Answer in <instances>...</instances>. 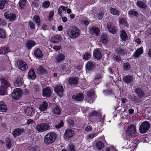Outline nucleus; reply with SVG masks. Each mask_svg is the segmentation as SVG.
<instances>
[{
    "mask_svg": "<svg viewBox=\"0 0 151 151\" xmlns=\"http://www.w3.org/2000/svg\"><path fill=\"white\" fill-rule=\"evenodd\" d=\"M56 137V135L55 133L49 132L45 136L44 139V142L46 145L52 144L55 141Z\"/></svg>",
    "mask_w": 151,
    "mask_h": 151,
    "instance_id": "nucleus-1",
    "label": "nucleus"
},
{
    "mask_svg": "<svg viewBox=\"0 0 151 151\" xmlns=\"http://www.w3.org/2000/svg\"><path fill=\"white\" fill-rule=\"evenodd\" d=\"M1 81L2 87L0 88V95H6L7 93V92L5 89L10 86V85L9 82L3 78L1 79Z\"/></svg>",
    "mask_w": 151,
    "mask_h": 151,
    "instance_id": "nucleus-2",
    "label": "nucleus"
},
{
    "mask_svg": "<svg viewBox=\"0 0 151 151\" xmlns=\"http://www.w3.org/2000/svg\"><path fill=\"white\" fill-rule=\"evenodd\" d=\"M81 33L79 29L75 27L73 30H69L68 31V34L70 37L71 38H75L78 37Z\"/></svg>",
    "mask_w": 151,
    "mask_h": 151,
    "instance_id": "nucleus-3",
    "label": "nucleus"
},
{
    "mask_svg": "<svg viewBox=\"0 0 151 151\" xmlns=\"http://www.w3.org/2000/svg\"><path fill=\"white\" fill-rule=\"evenodd\" d=\"M50 129L49 124L45 123L38 124L36 127V130L40 132H42Z\"/></svg>",
    "mask_w": 151,
    "mask_h": 151,
    "instance_id": "nucleus-4",
    "label": "nucleus"
},
{
    "mask_svg": "<svg viewBox=\"0 0 151 151\" xmlns=\"http://www.w3.org/2000/svg\"><path fill=\"white\" fill-rule=\"evenodd\" d=\"M95 96L93 90H90L87 93V96L86 97V101L90 103L93 102L94 101Z\"/></svg>",
    "mask_w": 151,
    "mask_h": 151,
    "instance_id": "nucleus-5",
    "label": "nucleus"
},
{
    "mask_svg": "<svg viewBox=\"0 0 151 151\" xmlns=\"http://www.w3.org/2000/svg\"><path fill=\"white\" fill-rule=\"evenodd\" d=\"M22 91L20 88H16L14 90L12 94V97L15 99L20 98L22 96Z\"/></svg>",
    "mask_w": 151,
    "mask_h": 151,
    "instance_id": "nucleus-6",
    "label": "nucleus"
},
{
    "mask_svg": "<svg viewBox=\"0 0 151 151\" xmlns=\"http://www.w3.org/2000/svg\"><path fill=\"white\" fill-rule=\"evenodd\" d=\"M150 126V124L148 122H143L139 128L140 132L142 133H145L148 130Z\"/></svg>",
    "mask_w": 151,
    "mask_h": 151,
    "instance_id": "nucleus-7",
    "label": "nucleus"
},
{
    "mask_svg": "<svg viewBox=\"0 0 151 151\" xmlns=\"http://www.w3.org/2000/svg\"><path fill=\"white\" fill-rule=\"evenodd\" d=\"M136 132V129L135 126L132 125H131L128 128L126 132L127 135L131 136L133 135Z\"/></svg>",
    "mask_w": 151,
    "mask_h": 151,
    "instance_id": "nucleus-8",
    "label": "nucleus"
},
{
    "mask_svg": "<svg viewBox=\"0 0 151 151\" xmlns=\"http://www.w3.org/2000/svg\"><path fill=\"white\" fill-rule=\"evenodd\" d=\"M17 64L19 68L22 70H26L28 68L27 63L21 60L18 61Z\"/></svg>",
    "mask_w": 151,
    "mask_h": 151,
    "instance_id": "nucleus-9",
    "label": "nucleus"
},
{
    "mask_svg": "<svg viewBox=\"0 0 151 151\" xmlns=\"http://www.w3.org/2000/svg\"><path fill=\"white\" fill-rule=\"evenodd\" d=\"M4 15L6 18L10 22H13L16 18V15L13 13L9 14L7 12H5Z\"/></svg>",
    "mask_w": 151,
    "mask_h": 151,
    "instance_id": "nucleus-10",
    "label": "nucleus"
},
{
    "mask_svg": "<svg viewBox=\"0 0 151 151\" xmlns=\"http://www.w3.org/2000/svg\"><path fill=\"white\" fill-rule=\"evenodd\" d=\"M54 89L55 91L59 96L60 97L62 96L63 92V89L61 86L60 85L56 86Z\"/></svg>",
    "mask_w": 151,
    "mask_h": 151,
    "instance_id": "nucleus-11",
    "label": "nucleus"
},
{
    "mask_svg": "<svg viewBox=\"0 0 151 151\" xmlns=\"http://www.w3.org/2000/svg\"><path fill=\"white\" fill-rule=\"evenodd\" d=\"M107 28L109 32L113 34H115L117 30L116 27L113 25L112 23L110 22L107 23Z\"/></svg>",
    "mask_w": 151,
    "mask_h": 151,
    "instance_id": "nucleus-12",
    "label": "nucleus"
},
{
    "mask_svg": "<svg viewBox=\"0 0 151 151\" xmlns=\"http://www.w3.org/2000/svg\"><path fill=\"white\" fill-rule=\"evenodd\" d=\"M35 109L34 108L29 107L25 110L26 114L29 116H32L35 113Z\"/></svg>",
    "mask_w": 151,
    "mask_h": 151,
    "instance_id": "nucleus-13",
    "label": "nucleus"
},
{
    "mask_svg": "<svg viewBox=\"0 0 151 151\" xmlns=\"http://www.w3.org/2000/svg\"><path fill=\"white\" fill-rule=\"evenodd\" d=\"M73 132L72 130L67 129L65 131L64 137L67 139H69L73 137Z\"/></svg>",
    "mask_w": 151,
    "mask_h": 151,
    "instance_id": "nucleus-14",
    "label": "nucleus"
},
{
    "mask_svg": "<svg viewBox=\"0 0 151 151\" xmlns=\"http://www.w3.org/2000/svg\"><path fill=\"white\" fill-rule=\"evenodd\" d=\"M42 95L44 97H49L51 95V91L49 88L43 89Z\"/></svg>",
    "mask_w": 151,
    "mask_h": 151,
    "instance_id": "nucleus-15",
    "label": "nucleus"
},
{
    "mask_svg": "<svg viewBox=\"0 0 151 151\" xmlns=\"http://www.w3.org/2000/svg\"><path fill=\"white\" fill-rule=\"evenodd\" d=\"M24 83L23 79L19 77L16 78L14 82V85L15 86L19 87L21 86Z\"/></svg>",
    "mask_w": 151,
    "mask_h": 151,
    "instance_id": "nucleus-16",
    "label": "nucleus"
},
{
    "mask_svg": "<svg viewBox=\"0 0 151 151\" xmlns=\"http://www.w3.org/2000/svg\"><path fill=\"white\" fill-rule=\"evenodd\" d=\"M24 129L17 128L15 129L13 132V134L14 137L21 135L24 132Z\"/></svg>",
    "mask_w": 151,
    "mask_h": 151,
    "instance_id": "nucleus-17",
    "label": "nucleus"
},
{
    "mask_svg": "<svg viewBox=\"0 0 151 151\" xmlns=\"http://www.w3.org/2000/svg\"><path fill=\"white\" fill-rule=\"evenodd\" d=\"M116 52L121 55H125L127 52V50L125 48L119 47L117 48L116 51Z\"/></svg>",
    "mask_w": 151,
    "mask_h": 151,
    "instance_id": "nucleus-18",
    "label": "nucleus"
},
{
    "mask_svg": "<svg viewBox=\"0 0 151 151\" xmlns=\"http://www.w3.org/2000/svg\"><path fill=\"white\" fill-rule=\"evenodd\" d=\"M86 69L91 70L93 69L95 67V64L92 61H89L86 64Z\"/></svg>",
    "mask_w": 151,
    "mask_h": 151,
    "instance_id": "nucleus-19",
    "label": "nucleus"
},
{
    "mask_svg": "<svg viewBox=\"0 0 151 151\" xmlns=\"http://www.w3.org/2000/svg\"><path fill=\"white\" fill-rule=\"evenodd\" d=\"M48 106V103L46 101H44L40 104L39 109L40 111H44L47 109Z\"/></svg>",
    "mask_w": 151,
    "mask_h": 151,
    "instance_id": "nucleus-20",
    "label": "nucleus"
},
{
    "mask_svg": "<svg viewBox=\"0 0 151 151\" xmlns=\"http://www.w3.org/2000/svg\"><path fill=\"white\" fill-rule=\"evenodd\" d=\"M94 57L96 59H99L101 58V55L100 51L98 49H96L93 52Z\"/></svg>",
    "mask_w": 151,
    "mask_h": 151,
    "instance_id": "nucleus-21",
    "label": "nucleus"
},
{
    "mask_svg": "<svg viewBox=\"0 0 151 151\" xmlns=\"http://www.w3.org/2000/svg\"><path fill=\"white\" fill-rule=\"evenodd\" d=\"M120 36L121 39L123 41H126L128 39V36L125 31L122 30L121 31Z\"/></svg>",
    "mask_w": 151,
    "mask_h": 151,
    "instance_id": "nucleus-22",
    "label": "nucleus"
},
{
    "mask_svg": "<svg viewBox=\"0 0 151 151\" xmlns=\"http://www.w3.org/2000/svg\"><path fill=\"white\" fill-rule=\"evenodd\" d=\"M65 57L64 54L60 53L56 56L55 58L56 60L58 63H60L65 60Z\"/></svg>",
    "mask_w": 151,
    "mask_h": 151,
    "instance_id": "nucleus-23",
    "label": "nucleus"
},
{
    "mask_svg": "<svg viewBox=\"0 0 151 151\" xmlns=\"http://www.w3.org/2000/svg\"><path fill=\"white\" fill-rule=\"evenodd\" d=\"M100 41L104 44H106L108 43V40L106 34L103 33L101 34Z\"/></svg>",
    "mask_w": 151,
    "mask_h": 151,
    "instance_id": "nucleus-24",
    "label": "nucleus"
},
{
    "mask_svg": "<svg viewBox=\"0 0 151 151\" xmlns=\"http://www.w3.org/2000/svg\"><path fill=\"white\" fill-rule=\"evenodd\" d=\"M34 55L39 58H41L43 57L41 51L39 48L36 49L34 52Z\"/></svg>",
    "mask_w": 151,
    "mask_h": 151,
    "instance_id": "nucleus-25",
    "label": "nucleus"
},
{
    "mask_svg": "<svg viewBox=\"0 0 151 151\" xmlns=\"http://www.w3.org/2000/svg\"><path fill=\"white\" fill-rule=\"evenodd\" d=\"M136 4L140 8H145L146 6L143 0H138Z\"/></svg>",
    "mask_w": 151,
    "mask_h": 151,
    "instance_id": "nucleus-26",
    "label": "nucleus"
},
{
    "mask_svg": "<svg viewBox=\"0 0 151 151\" xmlns=\"http://www.w3.org/2000/svg\"><path fill=\"white\" fill-rule=\"evenodd\" d=\"M72 98L77 101H81L83 99V94L81 93L76 96L73 95Z\"/></svg>",
    "mask_w": 151,
    "mask_h": 151,
    "instance_id": "nucleus-27",
    "label": "nucleus"
},
{
    "mask_svg": "<svg viewBox=\"0 0 151 151\" xmlns=\"http://www.w3.org/2000/svg\"><path fill=\"white\" fill-rule=\"evenodd\" d=\"M7 110V106L3 101L0 102V111L2 112L6 111Z\"/></svg>",
    "mask_w": 151,
    "mask_h": 151,
    "instance_id": "nucleus-28",
    "label": "nucleus"
},
{
    "mask_svg": "<svg viewBox=\"0 0 151 151\" xmlns=\"http://www.w3.org/2000/svg\"><path fill=\"white\" fill-rule=\"evenodd\" d=\"M133 80V77L129 75L126 76L123 78L124 82L127 83H129L132 82Z\"/></svg>",
    "mask_w": 151,
    "mask_h": 151,
    "instance_id": "nucleus-29",
    "label": "nucleus"
},
{
    "mask_svg": "<svg viewBox=\"0 0 151 151\" xmlns=\"http://www.w3.org/2000/svg\"><path fill=\"white\" fill-rule=\"evenodd\" d=\"M60 40V37L59 35H56L51 37L50 41L52 42L55 43Z\"/></svg>",
    "mask_w": 151,
    "mask_h": 151,
    "instance_id": "nucleus-30",
    "label": "nucleus"
},
{
    "mask_svg": "<svg viewBox=\"0 0 151 151\" xmlns=\"http://www.w3.org/2000/svg\"><path fill=\"white\" fill-rule=\"evenodd\" d=\"M28 78H29L32 79H35L36 78L34 70L33 69H31L30 70L28 73Z\"/></svg>",
    "mask_w": 151,
    "mask_h": 151,
    "instance_id": "nucleus-31",
    "label": "nucleus"
},
{
    "mask_svg": "<svg viewBox=\"0 0 151 151\" xmlns=\"http://www.w3.org/2000/svg\"><path fill=\"white\" fill-rule=\"evenodd\" d=\"M104 145L101 142L98 141L96 145V149L98 150L102 149L104 147Z\"/></svg>",
    "mask_w": 151,
    "mask_h": 151,
    "instance_id": "nucleus-32",
    "label": "nucleus"
},
{
    "mask_svg": "<svg viewBox=\"0 0 151 151\" xmlns=\"http://www.w3.org/2000/svg\"><path fill=\"white\" fill-rule=\"evenodd\" d=\"M143 52V50L142 49L139 48L136 50L135 53L133 55V56L135 58H137Z\"/></svg>",
    "mask_w": 151,
    "mask_h": 151,
    "instance_id": "nucleus-33",
    "label": "nucleus"
},
{
    "mask_svg": "<svg viewBox=\"0 0 151 151\" xmlns=\"http://www.w3.org/2000/svg\"><path fill=\"white\" fill-rule=\"evenodd\" d=\"M9 2L8 0H0V9H3Z\"/></svg>",
    "mask_w": 151,
    "mask_h": 151,
    "instance_id": "nucleus-34",
    "label": "nucleus"
},
{
    "mask_svg": "<svg viewBox=\"0 0 151 151\" xmlns=\"http://www.w3.org/2000/svg\"><path fill=\"white\" fill-rule=\"evenodd\" d=\"M90 22V21L86 17H81V19L80 20V22L82 24H84L85 25H87Z\"/></svg>",
    "mask_w": 151,
    "mask_h": 151,
    "instance_id": "nucleus-35",
    "label": "nucleus"
},
{
    "mask_svg": "<svg viewBox=\"0 0 151 151\" xmlns=\"http://www.w3.org/2000/svg\"><path fill=\"white\" fill-rule=\"evenodd\" d=\"M90 32L93 34H95L96 36H98L99 34L100 30L99 28L93 27L91 28L90 30Z\"/></svg>",
    "mask_w": 151,
    "mask_h": 151,
    "instance_id": "nucleus-36",
    "label": "nucleus"
},
{
    "mask_svg": "<svg viewBox=\"0 0 151 151\" xmlns=\"http://www.w3.org/2000/svg\"><path fill=\"white\" fill-rule=\"evenodd\" d=\"M52 112L55 114H59L61 113V109L58 106H56L52 109Z\"/></svg>",
    "mask_w": 151,
    "mask_h": 151,
    "instance_id": "nucleus-37",
    "label": "nucleus"
},
{
    "mask_svg": "<svg viewBox=\"0 0 151 151\" xmlns=\"http://www.w3.org/2000/svg\"><path fill=\"white\" fill-rule=\"evenodd\" d=\"M69 82L70 84H75L77 83L78 79L76 77H72L69 79Z\"/></svg>",
    "mask_w": 151,
    "mask_h": 151,
    "instance_id": "nucleus-38",
    "label": "nucleus"
},
{
    "mask_svg": "<svg viewBox=\"0 0 151 151\" xmlns=\"http://www.w3.org/2000/svg\"><path fill=\"white\" fill-rule=\"evenodd\" d=\"M67 8V7H65L63 6H60L58 9V14L60 15H61L62 12L66 11Z\"/></svg>",
    "mask_w": 151,
    "mask_h": 151,
    "instance_id": "nucleus-39",
    "label": "nucleus"
},
{
    "mask_svg": "<svg viewBox=\"0 0 151 151\" xmlns=\"http://www.w3.org/2000/svg\"><path fill=\"white\" fill-rule=\"evenodd\" d=\"M35 44V42L32 40H29L26 44V46L29 48L30 49L34 46Z\"/></svg>",
    "mask_w": 151,
    "mask_h": 151,
    "instance_id": "nucleus-40",
    "label": "nucleus"
},
{
    "mask_svg": "<svg viewBox=\"0 0 151 151\" xmlns=\"http://www.w3.org/2000/svg\"><path fill=\"white\" fill-rule=\"evenodd\" d=\"M33 20L35 22L37 26H39L40 24V19L39 17L37 15H35L33 18Z\"/></svg>",
    "mask_w": 151,
    "mask_h": 151,
    "instance_id": "nucleus-41",
    "label": "nucleus"
},
{
    "mask_svg": "<svg viewBox=\"0 0 151 151\" xmlns=\"http://www.w3.org/2000/svg\"><path fill=\"white\" fill-rule=\"evenodd\" d=\"M93 10H94V9ZM93 14L95 16V17H96L97 16L99 19H101L102 18L104 15V13L103 12H99L98 14H96V10L95 12L94 10H93Z\"/></svg>",
    "mask_w": 151,
    "mask_h": 151,
    "instance_id": "nucleus-42",
    "label": "nucleus"
},
{
    "mask_svg": "<svg viewBox=\"0 0 151 151\" xmlns=\"http://www.w3.org/2000/svg\"><path fill=\"white\" fill-rule=\"evenodd\" d=\"M135 92L139 97H142L143 96V93L142 90L139 88H136Z\"/></svg>",
    "mask_w": 151,
    "mask_h": 151,
    "instance_id": "nucleus-43",
    "label": "nucleus"
},
{
    "mask_svg": "<svg viewBox=\"0 0 151 151\" xmlns=\"http://www.w3.org/2000/svg\"><path fill=\"white\" fill-rule=\"evenodd\" d=\"M26 0H20L19 2V7L20 8H24L27 3Z\"/></svg>",
    "mask_w": 151,
    "mask_h": 151,
    "instance_id": "nucleus-44",
    "label": "nucleus"
},
{
    "mask_svg": "<svg viewBox=\"0 0 151 151\" xmlns=\"http://www.w3.org/2000/svg\"><path fill=\"white\" fill-rule=\"evenodd\" d=\"M110 9L111 12L113 14L119 15L120 13V12L119 11L115 9L111 8Z\"/></svg>",
    "mask_w": 151,
    "mask_h": 151,
    "instance_id": "nucleus-45",
    "label": "nucleus"
},
{
    "mask_svg": "<svg viewBox=\"0 0 151 151\" xmlns=\"http://www.w3.org/2000/svg\"><path fill=\"white\" fill-rule=\"evenodd\" d=\"M128 14L130 16H134L135 17H137L138 15V13L136 11L134 10L130 11L128 12Z\"/></svg>",
    "mask_w": 151,
    "mask_h": 151,
    "instance_id": "nucleus-46",
    "label": "nucleus"
},
{
    "mask_svg": "<svg viewBox=\"0 0 151 151\" xmlns=\"http://www.w3.org/2000/svg\"><path fill=\"white\" fill-rule=\"evenodd\" d=\"M123 68L124 70H128L130 69V65L128 63H125L124 64Z\"/></svg>",
    "mask_w": 151,
    "mask_h": 151,
    "instance_id": "nucleus-47",
    "label": "nucleus"
},
{
    "mask_svg": "<svg viewBox=\"0 0 151 151\" xmlns=\"http://www.w3.org/2000/svg\"><path fill=\"white\" fill-rule=\"evenodd\" d=\"M6 33L4 30L0 29V37L4 38L6 36Z\"/></svg>",
    "mask_w": 151,
    "mask_h": 151,
    "instance_id": "nucleus-48",
    "label": "nucleus"
},
{
    "mask_svg": "<svg viewBox=\"0 0 151 151\" xmlns=\"http://www.w3.org/2000/svg\"><path fill=\"white\" fill-rule=\"evenodd\" d=\"M68 151H76L74 145L72 144H70L68 148Z\"/></svg>",
    "mask_w": 151,
    "mask_h": 151,
    "instance_id": "nucleus-49",
    "label": "nucleus"
},
{
    "mask_svg": "<svg viewBox=\"0 0 151 151\" xmlns=\"http://www.w3.org/2000/svg\"><path fill=\"white\" fill-rule=\"evenodd\" d=\"M106 151H117V150L113 146L111 145L106 147Z\"/></svg>",
    "mask_w": 151,
    "mask_h": 151,
    "instance_id": "nucleus-50",
    "label": "nucleus"
},
{
    "mask_svg": "<svg viewBox=\"0 0 151 151\" xmlns=\"http://www.w3.org/2000/svg\"><path fill=\"white\" fill-rule=\"evenodd\" d=\"M9 48H6L4 49H1L0 50V54H3L5 55L6 52H9Z\"/></svg>",
    "mask_w": 151,
    "mask_h": 151,
    "instance_id": "nucleus-51",
    "label": "nucleus"
},
{
    "mask_svg": "<svg viewBox=\"0 0 151 151\" xmlns=\"http://www.w3.org/2000/svg\"><path fill=\"white\" fill-rule=\"evenodd\" d=\"M119 23L122 25H123L124 26H126L127 24V22L126 20L123 18H121L119 21Z\"/></svg>",
    "mask_w": 151,
    "mask_h": 151,
    "instance_id": "nucleus-52",
    "label": "nucleus"
},
{
    "mask_svg": "<svg viewBox=\"0 0 151 151\" xmlns=\"http://www.w3.org/2000/svg\"><path fill=\"white\" fill-rule=\"evenodd\" d=\"M91 55L90 53L88 52H86L83 56V58L85 60L89 59L90 58Z\"/></svg>",
    "mask_w": 151,
    "mask_h": 151,
    "instance_id": "nucleus-53",
    "label": "nucleus"
},
{
    "mask_svg": "<svg viewBox=\"0 0 151 151\" xmlns=\"http://www.w3.org/2000/svg\"><path fill=\"white\" fill-rule=\"evenodd\" d=\"M37 71L40 73H42L45 72V70L44 69L42 66H39L37 69Z\"/></svg>",
    "mask_w": 151,
    "mask_h": 151,
    "instance_id": "nucleus-54",
    "label": "nucleus"
},
{
    "mask_svg": "<svg viewBox=\"0 0 151 151\" xmlns=\"http://www.w3.org/2000/svg\"><path fill=\"white\" fill-rule=\"evenodd\" d=\"M50 5V3L48 1H46L43 2L42 4V6L43 8H46L48 7Z\"/></svg>",
    "mask_w": 151,
    "mask_h": 151,
    "instance_id": "nucleus-55",
    "label": "nucleus"
},
{
    "mask_svg": "<svg viewBox=\"0 0 151 151\" xmlns=\"http://www.w3.org/2000/svg\"><path fill=\"white\" fill-rule=\"evenodd\" d=\"M113 58L117 62H119L121 60V58L120 56L115 55L113 56Z\"/></svg>",
    "mask_w": 151,
    "mask_h": 151,
    "instance_id": "nucleus-56",
    "label": "nucleus"
},
{
    "mask_svg": "<svg viewBox=\"0 0 151 151\" xmlns=\"http://www.w3.org/2000/svg\"><path fill=\"white\" fill-rule=\"evenodd\" d=\"M6 145L7 147L10 148L11 146V140L9 139H7L6 140Z\"/></svg>",
    "mask_w": 151,
    "mask_h": 151,
    "instance_id": "nucleus-57",
    "label": "nucleus"
},
{
    "mask_svg": "<svg viewBox=\"0 0 151 151\" xmlns=\"http://www.w3.org/2000/svg\"><path fill=\"white\" fill-rule=\"evenodd\" d=\"M63 122L62 121H61L58 124L55 125V127L57 129H59L63 125Z\"/></svg>",
    "mask_w": 151,
    "mask_h": 151,
    "instance_id": "nucleus-58",
    "label": "nucleus"
},
{
    "mask_svg": "<svg viewBox=\"0 0 151 151\" xmlns=\"http://www.w3.org/2000/svg\"><path fill=\"white\" fill-rule=\"evenodd\" d=\"M54 14L53 11H51L50 12L49 16V19L50 21H51L52 19Z\"/></svg>",
    "mask_w": 151,
    "mask_h": 151,
    "instance_id": "nucleus-59",
    "label": "nucleus"
},
{
    "mask_svg": "<svg viewBox=\"0 0 151 151\" xmlns=\"http://www.w3.org/2000/svg\"><path fill=\"white\" fill-rule=\"evenodd\" d=\"M29 25L31 29H33L35 28V25L33 22H29Z\"/></svg>",
    "mask_w": 151,
    "mask_h": 151,
    "instance_id": "nucleus-60",
    "label": "nucleus"
},
{
    "mask_svg": "<svg viewBox=\"0 0 151 151\" xmlns=\"http://www.w3.org/2000/svg\"><path fill=\"white\" fill-rule=\"evenodd\" d=\"M130 146V148L132 147V149H134L137 147V144L136 143H134V142H132L131 143Z\"/></svg>",
    "mask_w": 151,
    "mask_h": 151,
    "instance_id": "nucleus-61",
    "label": "nucleus"
},
{
    "mask_svg": "<svg viewBox=\"0 0 151 151\" xmlns=\"http://www.w3.org/2000/svg\"><path fill=\"white\" fill-rule=\"evenodd\" d=\"M102 78L101 76L100 75H97L94 80V82H97L98 81V80L101 78Z\"/></svg>",
    "mask_w": 151,
    "mask_h": 151,
    "instance_id": "nucleus-62",
    "label": "nucleus"
},
{
    "mask_svg": "<svg viewBox=\"0 0 151 151\" xmlns=\"http://www.w3.org/2000/svg\"><path fill=\"white\" fill-rule=\"evenodd\" d=\"M111 93L112 91L109 90H107L104 91V93L105 95H109Z\"/></svg>",
    "mask_w": 151,
    "mask_h": 151,
    "instance_id": "nucleus-63",
    "label": "nucleus"
},
{
    "mask_svg": "<svg viewBox=\"0 0 151 151\" xmlns=\"http://www.w3.org/2000/svg\"><path fill=\"white\" fill-rule=\"evenodd\" d=\"M98 114L97 111H93L92 112H91L90 114V116H96L98 115Z\"/></svg>",
    "mask_w": 151,
    "mask_h": 151,
    "instance_id": "nucleus-64",
    "label": "nucleus"
}]
</instances>
